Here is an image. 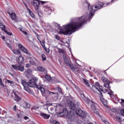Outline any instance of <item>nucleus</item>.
<instances>
[{"label":"nucleus","mask_w":124,"mask_h":124,"mask_svg":"<svg viewBox=\"0 0 124 124\" xmlns=\"http://www.w3.org/2000/svg\"><path fill=\"white\" fill-rule=\"evenodd\" d=\"M42 59L43 61H46V56L44 54L42 55Z\"/></svg>","instance_id":"37"},{"label":"nucleus","mask_w":124,"mask_h":124,"mask_svg":"<svg viewBox=\"0 0 124 124\" xmlns=\"http://www.w3.org/2000/svg\"><path fill=\"white\" fill-rule=\"evenodd\" d=\"M2 39L4 40L5 39V37L4 36L2 37Z\"/></svg>","instance_id":"58"},{"label":"nucleus","mask_w":124,"mask_h":124,"mask_svg":"<svg viewBox=\"0 0 124 124\" xmlns=\"http://www.w3.org/2000/svg\"><path fill=\"white\" fill-rule=\"evenodd\" d=\"M20 31H21V32H22V33H23V34H25V35H28V32L22 30V29H20Z\"/></svg>","instance_id":"39"},{"label":"nucleus","mask_w":124,"mask_h":124,"mask_svg":"<svg viewBox=\"0 0 124 124\" xmlns=\"http://www.w3.org/2000/svg\"><path fill=\"white\" fill-rule=\"evenodd\" d=\"M34 109H35V110H36V109H38V107L34 108Z\"/></svg>","instance_id":"60"},{"label":"nucleus","mask_w":124,"mask_h":124,"mask_svg":"<svg viewBox=\"0 0 124 124\" xmlns=\"http://www.w3.org/2000/svg\"><path fill=\"white\" fill-rule=\"evenodd\" d=\"M12 96H14L15 100L16 101H19L21 100V98L20 96H19V93L18 92H16L15 90H13L12 92Z\"/></svg>","instance_id":"11"},{"label":"nucleus","mask_w":124,"mask_h":124,"mask_svg":"<svg viewBox=\"0 0 124 124\" xmlns=\"http://www.w3.org/2000/svg\"><path fill=\"white\" fill-rule=\"evenodd\" d=\"M48 104H46L42 106V108L44 109L45 110H47L48 111Z\"/></svg>","instance_id":"31"},{"label":"nucleus","mask_w":124,"mask_h":124,"mask_svg":"<svg viewBox=\"0 0 124 124\" xmlns=\"http://www.w3.org/2000/svg\"><path fill=\"white\" fill-rule=\"evenodd\" d=\"M101 94V97H100V100L103 103V104L105 106H106L107 107H108V106L107 105L108 104V102L106 100H105L104 98H103V95L102 94V93H100Z\"/></svg>","instance_id":"18"},{"label":"nucleus","mask_w":124,"mask_h":124,"mask_svg":"<svg viewBox=\"0 0 124 124\" xmlns=\"http://www.w3.org/2000/svg\"><path fill=\"white\" fill-rule=\"evenodd\" d=\"M86 103H87V104L91 105L93 102V101L90 100V99L87 98L86 99Z\"/></svg>","instance_id":"30"},{"label":"nucleus","mask_w":124,"mask_h":124,"mask_svg":"<svg viewBox=\"0 0 124 124\" xmlns=\"http://www.w3.org/2000/svg\"><path fill=\"white\" fill-rule=\"evenodd\" d=\"M85 1L83 2L84 4H86V6L88 7V10L90 12L89 15V20L92 19V17L93 15H94V12L98 9H101V7H105L107 6V4H109V3L108 4H104L100 1L97 2L95 4L94 6H91V4L88 3L86 0H84Z\"/></svg>","instance_id":"2"},{"label":"nucleus","mask_w":124,"mask_h":124,"mask_svg":"<svg viewBox=\"0 0 124 124\" xmlns=\"http://www.w3.org/2000/svg\"><path fill=\"white\" fill-rule=\"evenodd\" d=\"M55 38L56 39H57V40H61V37L59 36V35H55Z\"/></svg>","instance_id":"36"},{"label":"nucleus","mask_w":124,"mask_h":124,"mask_svg":"<svg viewBox=\"0 0 124 124\" xmlns=\"http://www.w3.org/2000/svg\"><path fill=\"white\" fill-rule=\"evenodd\" d=\"M109 85H110V81L104 83V87H105V88H107V89L109 88Z\"/></svg>","instance_id":"29"},{"label":"nucleus","mask_w":124,"mask_h":124,"mask_svg":"<svg viewBox=\"0 0 124 124\" xmlns=\"http://www.w3.org/2000/svg\"><path fill=\"white\" fill-rule=\"evenodd\" d=\"M37 89L41 92L43 96H45L46 97H48L50 94H55V93L54 92H51L48 90H45L42 84H40L38 86Z\"/></svg>","instance_id":"5"},{"label":"nucleus","mask_w":124,"mask_h":124,"mask_svg":"<svg viewBox=\"0 0 124 124\" xmlns=\"http://www.w3.org/2000/svg\"><path fill=\"white\" fill-rule=\"evenodd\" d=\"M83 82L85 83V84H86V85L88 86V87H90V84H89V82H88V80L83 79Z\"/></svg>","instance_id":"32"},{"label":"nucleus","mask_w":124,"mask_h":124,"mask_svg":"<svg viewBox=\"0 0 124 124\" xmlns=\"http://www.w3.org/2000/svg\"><path fill=\"white\" fill-rule=\"evenodd\" d=\"M27 73H28V74H29V75L31 74V72H32V71H31V70L30 69H28L26 71Z\"/></svg>","instance_id":"33"},{"label":"nucleus","mask_w":124,"mask_h":124,"mask_svg":"<svg viewBox=\"0 0 124 124\" xmlns=\"http://www.w3.org/2000/svg\"><path fill=\"white\" fill-rule=\"evenodd\" d=\"M115 0H111V2H113V1H114Z\"/></svg>","instance_id":"61"},{"label":"nucleus","mask_w":124,"mask_h":124,"mask_svg":"<svg viewBox=\"0 0 124 124\" xmlns=\"http://www.w3.org/2000/svg\"><path fill=\"white\" fill-rule=\"evenodd\" d=\"M51 124H60V123L56 121H52L51 122Z\"/></svg>","instance_id":"34"},{"label":"nucleus","mask_w":124,"mask_h":124,"mask_svg":"<svg viewBox=\"0 0 124 124\" xmlns=\"http://www.w3.org/2000/svg\"><path fill=\"white\" fill-rule=\"evenodd\" d=\"M52 105V104H49V105Z\"/></svg>","instance_id":"63"},{"label":"nucleus","mask_w":124,"mask_h":124,"mask_svg":"<svg viewBox=\"0 0 124 124\" xmlns=\"http://www.w3.org/2000/svg\"><path fill=\"white\" fill-rule=\"evenodd\" d=\"M28 11H29V14H30L31 16V17H32L33 16V14L32 13V12H31V11L30 9H28Z\"/></svg>","instance_id":"41"},{"label":"nucleus","mask_w":124,"mask_h":124,"mask_svg":"<svg viewBox=\"0 0 124 124\" xmlns=\"http://www.w3.org/2000/svg\"><path fill=\"white\" fill-rule=\"evenodd\" d=\"M82 95L83 96H85V95Z\"/></svg>","instance_id":"64"},{"label":"nucleus","mask_w":124,"mask_h":124,"mask_svg":"<svg viewBox=\"0 0 124 124\" xmlns=\"http://www.w3.org/2000/svg\"><path fill=\"white\" fill-rule=\"evenodd\" d=\"M101 94V97H100V100L103 103V104L105 106H106L107 107H108V106L107 105L108 104V102L106 100H105L104 98H103V95L102 94V93H100Z\"/></svg>","instance_id":"17"},{"label":"nucleus","mask_w":124,"mask_h":124,"mask_svg":"<svg viewBox=\"0 0 124 124\" xmlns=\"http://www.w3.org/2000/svg\"><path fill=\"white\" fill-rule=\"evenodd\" d=\"M102 80L104 83H107L108 82H109V80L105 77H103L102 78Z\"/></svg>","instance_id":"27"},{"label":"nucleus","mask_w":124,"mask_h":124,"mask_svg":"<svg viewBox=\"0 0 124 124\" xmlns=\"http://www.w3.org/2000/svg\"><path fill=\"white\" fill-rule=\"evenodd\" d=\"M36 62L32 61H30V63L31 64H32V65H34L35 66H37V64H38V61L35 60Z\"/></svg>","instance_id":"24"},{"label":"nucleus","mask_w":124,"mask_h":124,"mask_svg":"<svg viewBox=\"0 0 124 124\" xmlns=\"http://www.w3.org/2000/svg\"><path fill=\"white\" fill-rule=\"evenodd\" d=\"M66 101L71 110H75L76 108L79 107V103L78 102L77 103V104H74V102L70 101L68 99L66 100Z\"/></svg>","instance_id":"7"},{"label":"nucleus","mask_w":124,"mask_h":124,"mask_svg":"<svg viewBox=\"0 0 124 124\" xmlns=\"http://www.w3.org/2000/svg\"><path fill=\"white\" fill-rule=\"evenodd\" d=\"M0 110H1V109L0 108ZM0 114H1V113L0 112Z\"/></svg>","instance_id":"62"},{"label":"nucleus","mask_w":124,"mask_h":124,"mask_svg":"<svg viewBox=\"0 0 124 124\" xmlns=\"http://www.w3.org/2000/svg\"><path fill=\"white\" fill-rule=\"evenodd\" d=\"M4 31H5V32L6 33H7V34H8V35L11 36L12 35V33L10 32H8L7 31L5 30Z\"/></svg>","instance_id":"35"},{"label":"nucleus","mask_w":124,"mask_h":124,"mask_svg":"<svg viewBox=\"0 0 124 124\" xmlns=\"http://www.w3.org/2000/svg\"><path fill=\"white\" fill-rule=\"evenodd\" d=\"M121 102L122 103H124V100L123 99H121Z\"/></svg>","instance_id":"57"},{"label":"nucleus","mask_w":124,"mask_h":124,"mask_svg":"<svg viewBox=\"0 0 124 124\" xmlns=\"http://www.w3.org/2000/svg\"><path fill=\"white\" fill-rule=\"evenodd\" d=\"M50 111H54V108H53V107H51L50 108Z\"/></svg>","instance_id":"52"},{"label":"nucleus","mask_w":124,"mask_h":124,"mask_svg":"<svg viewBox=\"0 0 124 124\" xmlns=\"http://www.w3.org/2000/svg\"><path fill=\"white\" fill-rule=\"evenodd\" d=\"M42 47H43V48H44V50L46 48V46H45V45L42 46Z\"/></svg>","instance_id":"54"},{"label":"nucleus","mask_w":124,"mask_h":124,"mask_svg":"<svg viewBox=\"0 0 124 124\" xmlns=\"http://www.w3.org/2000/svg\"><path fill=\"white\" fill-rule=\"evenodd\" d=\"M77 115L82 118V119H85V118H87V116L88 113L87 112H84L80 108H78L76 110V112Z\"/></svg>","instance_id":"8"},{"label":"nucleus","mask_w":124,"mask_h":124,"mask_svg":"<svg viewBox=\"0 0 124 124\" xmlns=\"http://www.w3.org/2000/svg\"><path fill=\"white\" fill-rule=\"evenodd\" d=\"M12 67L16 71H21V72H23V71L25 70L24 66L19 63L18 64L12 65Z\"/></svg>","instance_id":"6"},{"label":"nucleus","mask_w":124,"mask_h":124,"mask_svg":"<svg viewBox=\"0 0 124 124\" xmlns=\"http://www.w3.org/2000/svg\"><path fill=\"white\" fill-rule=\"evenodd\" d=\"M93 90H96L97 92H99L100 93H102L101 92H103V89H102V86H100L98 82H96L94 86H93Z\"/></svg>","instance_id":"10"},{"label":"nucleus","mask_w":124,"mask_h":124,"mask_svg":"<svg viewBox=\"0 0 124 124\" xmlns=\"http://www.w3.org/2000/svg\"><path fill=\"white\" fill-rule=\"evenodd\" d=\"M7 46L10 48V49L12 50L14 54H15L16 55H20V54H21V52L19 49H12V46H11V45H10L9 44H7Z\"/></svg>","instance_id":"16"},{"label":"nucleus","mask_w":124,"mask_h":124,"mask_svg":"<svg viewBox=\"0 0 124 124\" xmlns=\"http://www.w3.org/2000/svg\"><path fill=\"white\" fill-rule=\"evenodd\" d=\"M26 67H31V64L28 63L26 64Z\"/></svg>","instance_id":"49"},{"label":"nucleus","mask_w":124,"mask_h":124,"mask_svg":"<svg viewBox=\"0 0 124 124\" xmlns=\"http://www.w3.org/2000/svg\"><path fill=\"white\" fill-rule=\"evenodd\" d=\"M45 78L46 79V80H47V81H51L52 79V78H51V77L49 76L48 75H46Z\"/></svg>","instance_id":"26"},{"label":"nucleus","mask_w":124,"mask_h":124,"mask_svg":"<svg viewBox=\"0 0 124 124\" xmlns=\"http://www.w3.org/2000/svg\"><path fill=\"white\" fill-rule=\"evenodd\" d=\"M17 116L18 117V118H21V114H17Z\"/></svg>","instance_id":"53"},{"label":"nucleus","mask_w":124,"mask_h":124,"mask_svg":"<svg viewBox=\"0 0 124 124\" xmlns=\"http://www.w3.org/2000/svg\"><path fill=\"white\" fill-rule=\"evenodd\" d=\"M38 40H39L40 43L41 45H42V46H43V45H45V44L42 43V42H41V41H40V40H39V39H38Z\"/></svg>","instance_id":"48"},{"label":"nucleus","mask_w":124,"mask_h":124,"mask_svg":"<svg viewBox=\"0 0 124 124\" xmlns=\"http://www.w3.org/2000/svg\"><path fill=\"white\" fill-rule=\"evenodd\" d=\"M40 2L42 4H44L46 2L43 1H39V0H34L33 1V6L34 7L36 10H38V8H39V5L40 4Z\"/></svg>","instance_id":"9"},{"label":"nucleus","mask_w":124,"mask_h":124,"mask_svg":"<svg viewBox=\"0 0 124 124\" xmlns=\"http://www.w3.org/2000/svg\"><path fill=\"white\" fill-rule=\"evenodd\" d=\"M18 63L21 64L24 62V57L22 56H20L17 59Z\"/></svg>","instance_id":"22"},{"label":"nucleus","mask_w":124,"mask_h":124,"mask_svg":"<svg viewBox=\"0 0 124 124\" xmlns=\"http://www.w3.org/2000/svg\"><path fill=\"white\" fill-rule=\"evenodd\" d=\"M16 105L14 106V107H13V110L16 111Z\"/></svg>","instance_id":"51"},{"label":"nucleus","mask_w":124,"mask_h":124,"mask_svg":"<svg viewBox=\"0 0 124 124\" xmlns=\"http://www.w3.org/2000/svg\"><path fill=\"white\" fill-rule=\"evenodd\" d=\"M7 13H8V14H9V15H10V16H11V13H10V12L8 11Z\"/></svg>","instance_id":"55"},{"label":"nucleus","mask_w":124,"mask_h":124,"mask_svg":"<svg viewBox=\"0 0 124 124\" xmlns=\"http://www.w3.org/2000/svg\"><path fill=\"white\" fill-rule=\"evenodd\" d=\"M109 95L111 98L114 97V94L113 93H109Z\"/></svg>","instance_id":"50"},{"label":"nucleus","mask_w":124,"mask_h":124,"mask_svg":"<svg viewBox=\"0 0 124 124\" xmlns=\"http://www.w3.org/2000/svg\"><path fill=\"white\" fill-rule=\"evenodd\" d=\"M118 122H122V118L120 116H117L115 117Z\"/></svg>","instance_id":"38"},{"label":"nucleus","mask_w":124,"mask_h":124,"mask_svg":"<svg viewBox=\"0 0 124 124\" xmlns=\"http://www.w3.org/2000/svg\"><path fill=\"white\" fill-rule=\"evenodd\" d=\"M22 107L23 108H25V109H27V108H31V105L29 104L28 102H25L23 103L22 105Z\"/></svg>","instance_id":"20"},{"label":"nucleus","mask_w":124,"mask_h":124,"mask_svg":"<svg viewBox=\"0 0 124 124\" xmlns=\"http://www.w3.org/2000/svg\"><path fill=\"white\" fill-rule=\"evenodd\" d=\"M21 84L23 86L24 90L27 92V93H31V90L30 89V87L28 86V83H27L26 81L24 80H22Z\"/></svg>","instance_id":"12"},{"label":"nucleus","mask_w":124,"mask_h":124,"mask_svg":"<svg viewBox=\"0 0 124 124\" xmlns=\"http://www.w3.org/2000/svg\"><path fill=\"white\" fill-rule=\"evenodd\" d=\"M36 114H37L38 115H40V116H41V117H42V118L45 120H48V119L50 118V115L47 114L46 113H44L42 112H40V113L36 112Z\"/></svg>","instance_id":"15"},{"label":"nucleus","mask_w":124,"mask_h":124,"mask_svg":"<svg viewBox=\"0 0 124 124\" xmlns=\"http://www.w3.org/2000/svg\"><path fill=\"white\" fill-rule=\"evenodd\" d=\"M74 115V114L71 112L68 113V110H67V109H64L63 111L62 112H59L57 116L58 117H63V118H67L69 120H71L72 119Z\"/></svg>","instance_id":"3"},{"label":"nucleus","mask_w":124,"mask_h":124,"mask_svg":"<svg viewBox=\"0 0 124 124\" xmlns=\"http://www.w3.org/2000/svg\"><path fill=\"white\" fill-rule=\"evenodd\" d=\"M63 58L65 63H66V64H69V60H68V58H67L64 55H63Z\"/></svg>","instance_id":"23"},{"label":"nucleus","mask_w":124,"mask_h":124,"mask_svg":"<svg viewBox=\"0 0 124 124\" xmlns=\"http://www.w3.org/2000/svg\"><path fill=\"white\" fill-rule=\"evenodd\" d=\"M69 66L72 69H74V66L72 64H70Z\"/></svg>","instance_id":"46"},{"label":"nucleus","mask_w":124,"mask_h":124,"mask_svg":"<svg viewBox=\"0 0 124 124\" xmlns=\"http://www.w3.org/2000/svg\"><path fill=\"white\" fill-rule=\"evenodd\" d=\"M24 120H25L26 121H30V119L28 117V116H25V117H24Z\"/></svg>","instance_id":"45"},{"label":"nucleus","mask_w":124,"mask_h":124,"mask_svg":"<svg viewBox=\"0 0 124 124\" xmlns=\"http://www.w3.org/2000/svg\"><path fill=\"white\" fill-rule=\"evenodd\" d=\"M91 108L93 112L95 113V114H97L98 115V109L96 108V106H97V105L95 103H94L93 102L90 105Z\"/></svg>","instance_id":"13"},{"label":"nucleus","mask_w":124,"mask_h":124,"mask_svg":"<svg viewBox=\"0 0 124 124\" xmlns=\"http://www.w3.org/2000/svg\"><path fill=\"white\" fill-rule=\"evenodd\" d=\"M57 90L59 92V93H62V89L60 88L59 86H58L57 87Z\"/></svg>","instance_id":"40"},{"label":"nucleus","mask_w":124,"mask_h":124,"mask_svg":"<svg viewBox=\"0 0 124 124\" xmlns=\"http://www.w3.org/2000/svg\"><path fill=\"white\" fill-rule=\"evenodd\" d=\"M88 21V14H86L80 17L77 18L76 22H72L66 25H63L62 33L64 35H68L75 32L78 29H81L84 24Z\"/></svg>","instance_id":"1"},{"label":"nucleus","mask_w":124,"mask_h":124,"mask_svg":"<svg viewBox=\"0 0 124 124\" xmlns=\"http://www.w3.org/2000/svg\"><path fill=\"white\" fill-rule=\"evenodd\" d=\"M6 83H8V85H13L14 81L8 79L5 80Z\"/></svg>","instance_id":"25"},{"label":"nucleus","mask_w":124,"mask_h":124,"mask_svg":"<svg viewBox=\"0 0 124 124\" xmlns=\"http://www.w3.org/2000/svg\"><path fill=\"white\" fill-rule=\"evenodd\" d=\"M42 43H44V44H45V40H43V41H42Z\"/></svg>","instance_id":"59"},{"label":"nucleus","mask_w":124,"mask_h":124,"mask_svg":"<svg viewBox=\"0 0 124 124\" xmlns=\"http://www.w3.org/2000/svg\"><path fill=\"white\" fill-rule=\"evenodd\" d=\"M10 17L12 20H13V21H15L16 23L19 22V19H18V17L16 16V14L15 13H12Z\"/></svg>","instance_id":"19"},{"label":"nucleus","mask_w":124,"mask_h":124,"mask_svg":"<svg viewBox=\"0 0 124 124\" xmlns=\"http://www.w3.org/2000/svg\"><path fill=\"white\" fill-rule=\"evenodd\" d=\"M18 47L19 49L21 50V51L24 52V53H25V54H27V55H28V56H31V53H30V51L28 49L25 48L24 46H23V45L19 44L18 45Z\"/></svg>","instance_id":"14"},{"label":"nucleus","mask_w":124,"mask_h":124,"mask_svg":"<svg viewBox=\"0 0 124 124\" xmlns=\"http://www.w3.org/2000/svg\"><path fill=\"white\" fill-rule=\"evenodd\" d=\"M37 70H38V71H40L41 72H45V73L47 72V71H46V69H45V68H44L42 66H38L37 67Z\"/></svg>","instance_id":"21"},{"label":"nucleus","mask_w":124,"mask_h":124,"mask_svg":"<svg viewBox=\"0 0 124 124\" xmlns=\"http://www.w3.org/2000/svg\"><path fill=\"white\" fill-rule=\"evenodd\" d=\"M45 50L46 51V52L47 54H49V49H47V48H46L45 49Z\"/></svg>","instance_id":"47"},{"label":"nucleus","mask_w":124,"mask_h":124,"mask_svg":"<svg viewBox=\"0 0 124 124\" xmlns=\"http://www.w3.org/2000/svg\"><path fill=\"white\" fill-rule=\"evenodd\" d=\"M121 116H123V117H124V109H122L121 110Z\"/></svg>","instance_id":"44"},{"label":"nucleus","mask_w":124,"mask_h":124,"mask_svg":"<svg viewBox=\"0 0 124 124\" xmlns=\"http://www.w3.org/2000/svg\"><path fill=\"white\" fill-rule=\"evenodd\" d=\"M38 80V78L34 77V76H32V78L28 82V87H30L31 88H37L38 86H40L42 85L41 83H39L38 84H37V80Z\"/></svg>","instance_id":"4"},{"label":"nucleus","mask_w":124,"mask_h":124,"mask_svg":"<svg viewBox=\"0 0 124 124\" xmlns=\"http://www.w3.org/2000/svg\"><path fill=\"white\" fill-rule=\"evenodd\" d=\"M0 29H1L2 31H5V26L0 23Z\"/></svg>","instance_id":"28"},{"label":"nucleus","mask_w":124,"mask_h":124,"mask_svg":"<svg viewBox=\"0 0 124 124\" xmlns=\"http://www.w3.org/2000/svg\"><path fill=\"white\" fill-rule=\"evenodd\" d=\"M0 85L2 86V87H4V85H3V83H2V80L0 78Z\"/></svg>","instance_id":"42"},{"label":"nucleus","mask_w":124,"mask_h":124,"mask_svg":"<svg viewBox=\"0 0 124 124\" xmlns=\"http://www.w3.org/2000/svg\"><path fill=\"white\" fill-rule=\"evenodd\" d=\"M58 52L59 53H62V54H63V50L62 49H58Z\"/></svg>","instance_id":"43"},{"label":"nucleus","mask_w":124,"mask_h":124,"mask_svg":"<svg viewBox=\"0 0 124 124\" xmlns=\"http://www.w3.org/2000/svg\"><path fill=\"white\" fill-rule=\"evenodd\" d=\"M103 122H104L105 124H107L108 123L107 121H106V120H104V121H103Z\"/></svg>","instance_id":"56"}]
</instances>
